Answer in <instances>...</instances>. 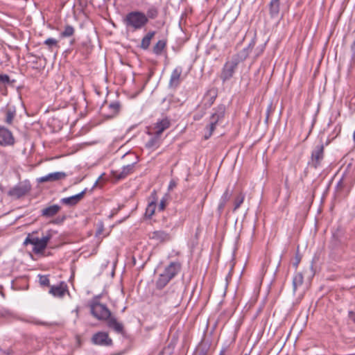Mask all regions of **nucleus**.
Returning <instances> with one entry per match:
<instances>
[{"mask_svg":"<svg viewBox=\"0 0 355 355\" xmlns=\"http://www.w3.org/2000/svg\"><path fill=\"white\" fill-rule=\"evenodd\" d=\"M245 59L246 53L243 51L239 52L232 55L230 60H227L221 70L220 76L221 80L225 83L230 80L233 77L239 64Z\"/></svg>","mask_w":355,"mask_h":355,"instance_id":"obj_1","label":"nucleus"},{"mask_svg":"<svg viewBox=\"0 0 355 355\" xmlns=\"http://www.w3.org/2000/svg\"><path fill=\"white\" fill-rule=\"evenodd\" d=\"M123 23L128 30L137 31L146 26L148 24V17L143 12L132 11L125 15Z\"/></svg>","mask_w":355,"mask_h":355,"instance_id":"obj_2","label":"nucleus"},{"mask_svg":"<svg viewBox=\"0 0 355 355\" xmlns=\"http://www.w3.org/2000/svg\"><path fill=\"white\" fill-rule=\"evenodd\" d=\"M182 268L179 261H173L167 266L164 272L159 275L156 282V287L158 289H162L167 284L173 279L180 271Z\"/></svg>","mask_w":355,"mask_h":355,"instance_id":"obj_3","label":"nucleus"},{"mask_svg":"<svg viewBox=\"0 0 355 355\" xmlns=\"http://www.w3.org/2000/svg\"><path fill=\"white\" fill-rule=\"evenodd\" d=\"M51 234L48 232L46 236H44L42 238L40 239L36 236H33V234H28L26 236V239L24 241V245H27L28 244H31L33 245V251L35 254H40L42 252L44 249L46 248L47 244L50 239H51Z\"/></svg>","mask_w":355,"mask_h":355,"instance_id":"obj_4","label":"nucleus"},{"mask_svg":"<svg viewBox=\"0 0 355 355\" xmlns=\"http://www.w3.org/2000/svg\"><path fill=\"white\" fill-rule=\"evenodd\" d=\"M91 313L99 320L107 321L111 318V311L106 305L94 302L90 305Z\"/></svg>","mask_w":355,"mask_h":355,"instance_id":"obj_5","label":"nucleus"},{"mask_svg":"<svg viewBox=\"0 0 355 355\" xmlns=\"http://www.w3.org/2000/svg\"><path fill=\"white\" fill-rule=\"evenodd\" d=\"M324 145L322 144H320L319 145L315 146L313 150H312L309 164L313 168H316L321 164V162L324 157Z\"/></svg>","mask_w":355,"mask_h":355,"instance_id":"obj_6","label":"nucleus"},{"mask_svg":"<svg viewBox=\"0 0 355 355\" xmlns=\"http://www.w3.org/2000/svg\"><path fill=\"white\" fill-rule=\"evenodd\" d=\"M31 189V184L27 182H20L8 191V195L15 198H20L26 195Z\"/></svg>","mask_w":355,"mask_h":355,"instance_id":"obj_7","label":"nucleus"},{"mask_svg":"<svg viewBox=\"0 0 355 355\" xmlns=\"http://www.w3.org/2000/svg\"><path fill=\"white\" fill-rule=\"evenodd\" d=\"M128 155L134 156L135 158V161L133 162L130 164H127L122 168L121 171H114L113 172L114 176L118 179L121 180L127 177L128 175L132 173L135 171V166L136 164L138 162V157L136 156L134 153H129L127 154Z\"/></svg>","mask_w":355,"mask_h":355,"instance_id":"obj_8","label":"nucleus"},{"mask_svg":"<svg viewBox=\"0 0 355 355\" xmlns=\"http://www.w3.org/2000/svg\"><path fill=\"white\" fill-rule=\"evenodd\" d=\"M15 139L12 132L8 129L0 126V145L10 146L14 144Z\"/></svg>","mask_w":355,"mask_h":355,"instance_id":"obj_9","label":"nucleus"},{"mask_svg":"<svg viewBox=\"0 0 355 355\" xmlns=\"http://www.w3.org/2000/svg\"><path fill=\"white\" fill-rule=\"evenodd\" d=\"M171 125V121L167 117L158 120L153 128L154 132L161 137L164 131L170 128Z\"/></svg>","mask_w":355,"mask_h":355,"instance_id":"obj_10","label":"nucleus"},{"mask_svg":"<svg viewBox=\"0 0 355 355\" xmlns=\"http://www.w3.org/2000/svg\"><path fill=\"white\" fill-rule=\"evenodd\" d=\"M92 341L96 345L109 346L112 345V339L105 332H98L92 337Z\"/></svg>","mask_w":355,"mask_h":355,"instance_id":"obj_11","label":"nucleus"},{"mask_svg":"<svg viewBox=\"0 0 355 355\" xmlns=\"http://www.w3.org/2000/svg\"><path fill=\"white\" fill-rule=\"evenodd\" d=\"M67 177V174L64 172H54L49 173L44 176L40 177L37 179V182L43 183L46 182H55L60 180H63Z\"/></svg>","mask_w":355,"mask_h":355,"instance_id":"obj_12","label":"nucleus"},{"mask_svg":"<svg viewBox=\"0 0 355 355\" xmlns=\"http://www.w3.org/2000/svg\"><path fill=\"white\" fill-rule=\"evenodd\" d=\"M86 189L80 193L67 198H63L60 200V202L63 205L73 207L76 205L84 197Z\"/></svg>","mask_w":355,"mask_h":355,"instance_id":"obj_13","label":"nucleus"},{"mask_svg":"<svg viewBox=\"0 0 355 355\" xmlns=\"http://www.w3.org/2000/svg\"><path fill=\"white\" fill-rule=\"evenodd\" d=\"M182 73V67H176L172 71L170 80H169V86L170 87H177L180 83L181 81V75Z\"/></svg>","mask_w":355,"mask_h":355,"instance_id":"obj_14","label":"nucleus"},{"mask_svg":"<svg viewBox=\"0 0 355 355\" xmlns=\"http://www.w3.org/2000/svg\"><path fill=\"white\" fill-rule=\"evenodd\" d=\"M67 291V284L62 282L60 284L51 286L49 290V293L57 297H62L65 293Z\"/></svg>","mask_w":355,"mask_h":355,"instance_id":"obj_15","label":"nucleus"},{"mask_svg":"<svg viewBox=\"0 0 355 355\" xmlns=\"http://www.w3.org/2000/svg\"><path fill=\"white\" fill-rule=\"evenodd\" d=\"M225 112V107L223 105H218L214 112L210 116L209 121L217 125V123L223 120Z\"/></svg>","mask_w":355,"mask_h":355,"instance_id":"obj_16","label":"nucleus"},{"mask_svg":"<svg viewBox=\"0 0 355 355\" xmlns=\"http://www.w3.org/2000/svg\"><path fill=\"white\" fill-rule=\"evenodd\" d=\"M150 239L159 243H165L171 241V236L164 230H157L151 233Z\"/></svg>","mask_w":355,"mask_h":355,"instance_id":"obj_17","label":"nucleus"},{"mask_svg":"<svg viewBox=\"0 0 355 355\" xmlns=\"http://www.w3.org/2000/svg\"><path fill=\"white\" fill-rule=\"evenodd\" d=\"M61 207L58 205H53L49 207H45L41 211V215L46 218H50L55 216Z\"/></svg>","mask_w":355,"mask_h":355,"instance_id":"obj_18","label":"nucleus"},{"mask_svg":"<svg viewBox=\"0 0 355 355\" xmlns=\"http://www.w3.org/2000/svg\"><path fill=\"white\" fill-rule=\"evenodd\" d=\"M149 135H151L152 137L146 142V147L149 149H155L159 146L161 141V137L157 135L155 132L151 133L148 132Z\"/></svg>","mask_w":355,"mask_h":355,"instance_id":"obj_19","label":"nucleus"},{"mask_svg":"<svg viewBox=\"0 0 355 355\" xmlns=\"http://www.w3.org/2000/svg\"><path fill=\"white\" fill-rule=\"evenodd\" d=\"M159 13V6L157 4H152L148 7L146 16L148 17V22L149 19H156Z\"/></svg>","mask_w":355,"mask_h":355,"instance_id":"obj_20","label":"nucleus"},{"mask_svg":"<svg viewBox=\"0 0 355 355\" xmlns=\"http://www.w3.org/2000/svg\"><path fill=\"white\" fill-rule=\"evenodd\" d=\"M152 201L150 202L148 205V207L146 209V215L148 217H151L155 211L156 208V201H157V193L155 191H153L151 193Z\"/></svg>","mask_w":355,"mask_h":355,"instance_id":"obj_21","label":"nucleus"},{"mask_svg":"<svg viewBox=\"0 0 355 355\" xmlns=\"http://www.w3.org/2000/svg\"><path fill=\"white\" fill-rule=\"evenodd\" d=\"M107 325L118 334L123 333V325L121 322H119L114 317L111 316V318L108 319Z\"/></svg>","mask_w":355,"mask_h":355,"instance_id":"obj_22","label":"nucleus"},{"mask_svg":"<svg viewBox=\"0 0 355 355\" xmlns=\"http://www.w3.org/2000/svg\"><path fill=\"white\" fill-rule=\"evenodd\" d=\"M155 35V31H149L141 40L140 48L146 50L149 48L151 40Z\"/></svg>","mask_w":355,"mask_h":355,"instance_id":"obj_23","label":"nucleus"},{"mask_svg":"<svg viewBox=\"0 0 355 355\" xmlns=\"http://www.w3.org/2000/svg\"><path fill=\"white\" fill-rule=\"evenodd\" d=\"M231 196L232 193L229 191L228 189H227L222 195L218 206V210L220 213H221L223 211L225 205L230 200Z\"/></svg>","mask_w":355,"mask_h":355,"instance_id":"obj_24","label":"nucleus"},{"mask_svg":"<svg viewBox=\"0 0 355 355\" xmlns=\"http://www.w3.org/2000/svg\"><path fill=\"white\" fill-rule=\"evenodd\" d=\"M304 277L301 272L295 274L293 278V291L294 293H295L299 286L302 285Z\"/></svg>","mask_w":355,"mask_h":355,"instance_id":"obj_25","label":"nucleus"},{"mask_svg":"<svg viewBox=\"0 0 355 355\" xmlns=\"http://www.w3.org/2000/svg\"><path fill=\"white\" fill-rule=\"evenodd\" d=\"M108 108L110 110L108 117H113L119 112L121 104L118 101L112 102L108 105Z\"/></svg>","mask_w":355,"mask_h":355,"instance_id":"obj_26","label":"nucleus"},{"mask_svg":"<svg viewBox=\"0 0 355 355\" xmlns=\"http://www.w3.org/2000/svg\"><path fill=\"white\" fill-rule=\"evenodd\" d=\"M269 12L271 17H277L279 12V2L270 1L269 3Z\"/></svg>","mask_w":355,"mask_h":355,"instance_id":"obj_27","label":"nucleus"},{"mask_svg":"<svg viewBox=\"0 0 355 355\" xmlns=\"http://www.w3.org/2000/svg\"><path fill=\"white\" fill-rule=\"evenodd\" d=\"M166 42L164 40H159L153 46V53L156 55H160L166 47Z\"/></svg>","mask_w":355,"mask_h":355,"instance_id":"obj_28","label":"nucleus"},{"mask_svg":"<svg viewBox=\"0 0 355 355\" xmlns=\"http://www.w3.org/2000/svg\"><path fill=\"white\" fill-rule=\"evenodd\" d=\"M44 44L46 45L50 51H53L54 48H59L58 41L53 37H49L45 40Z\"/></svg>","mask_w":355,"mask_h":355,"instance_id":"obj_29","label":"nucleus"},{"mask_svg":"<svg viewBox=\"0 0 355 355\" xmlns=\"http://www.w3.org/2000/svg\"><path fill=\"white\" fill-rule=\"evenodd\" d=\"M75 33L74 28L71 25H66L64 31L60 33V35L61 37H69L72 36Z\"/></svg>","mask_w":355,"mask_h":355,"instance_id":"obj_30","label":"nucleus"},{"mask_svg":"<svg viewBox=\"0 0 355 355\" xmlns=\"http://www.w3.org/2000/svg\"><path fill=\"white\" fill-rule=\"evenodd\" d=\"M216 124L210 122L206 126V132L204 135V138L205 140L208 139L213 134L214 131L216 129Z\"/></svg>","mask_w":355,"mask_h":355,"instance_id":"obj_31","label":"nucleus"},{"mask_svg":"<svg viewBox=\"0 0 355 355\" xmlns=\"http://www.w3.org/2000/svg\"><path fill=\"white\" fill-rule=\"evenodd\" d=\"M15 114L16 112L14 108H8L6 113V122L8 124L12 123Z\"/></svg>","mask_w":355,"mask_h":355,"instance_id":"obj_32","label":"nucleus"},{"mask_svg":"<svg viewBox=\"0 0 355 355\" xmlns=\"http://www.w3.org/2000/svg\"><path fill=\"white\" fill-rule=\"evenodd\" d=\"M255 44H256V37H254L250 42L249 43L248 46L247 48H245L243 49L242 51H241L240 52H243L245 51V53H246V58H248V56L249 55V53L252 51V49L255 46Z\"/></svg>","mask_w":355,"mask_h":355,"instance_id":"obj_33","label":"nucleus"},{"mask_svg":"<svg viewBox=\"0 0 355 355\" xmlns=\"http://www.w3.org/2000/svg\"><path fill=\"white\" fill-rule=\"evenodd\" d=\"M244 198H245V196L242 193H240L238 195V196H236V198L234 200V210H236L237 209H239L240 207L241 204L243 202Z\"/></svg>","mask_w":355,"mask_h":355,"instance_id":"obj_34","label":"nucleus"},{"mask_svg":"<svg viewBox=\"0 0 355 355\" xmlns=\"http://www.w3.org/2000/svg\"><path fill=\"white\" fill-rule=\"evenodd\" d=\"M168 199V195L167 193H166L161 199L159 204L158 205V210L159 211H163L166 208Z\"/></svg>","mask_w":355,"mask_h":355,"instance_id":"obj_35","label":"nucleus"},{"mask_svg":"<svg viewBox=\"0 0 355 355\" xmlns=\"http://www.w3.org/2000/svg\"><path fill=\"white\" fill-rule=\"evenodd\" d=\"M206 96L209 97V103H210V105H211L214 102V101L217 96L216 89H214V88L211 89H209L207 92Z\"/></svg>","mask_w":355,"mask_h":355,"instance_id":"obj_36","label":"nucleus"},{"mask_svg":"<svg viewBox=\"0 0 355 355\" xmlns=\"http://www.w3.org/2000/svg\"><path fill=\"white\" fill-rule=\"evenodd\" d=\"M168 295V296L167 297L168 301H171V297H175L176 300H175V302H173V304H176V305H178L179 304L180 296L178 293L175 292V291H172Z\"/></svg>","mask_w":355,"mask_h":355,"instance_id":"obj_37","label":"nucleus"},{"mask_svg":"<svg viewBox=\"0 0 355 355\" xmlns=\"http://www.w3.org/2000/svg\"><path fill=\"white\" fill-rule=\"evenodd\" d=\"M14 80H10V77L7 74H0V83L11 84Z\"/></svg>","mask_w":355,"mask_h":355,"instance_id":"obj_38","label":"nucleus"},{"mask_svg":"<svg viewBox=\"0 0 355 355\" xmlns=\"http://www.w3.org/2000/svg\"><path fill=\"white\" fill-rule=\"evenodd\" d=\"M40 284L43 286H49V279L46 275H39Z\"/></svg>","mask_w":355,"mask_h":355,"instance_id":"obj_39","label":"nucleus"},{"mask_svg":"<svg viewBox=\"0 0 355 355\" xmlns=\"http://www.w3.org/2000/svg\"><path fill=\"white\" fill-rule=\"evenodd\" d=\"M38 324L44 325V326H51V327H55V326H60L61 323L58 322H38Z\"/></svg>","mask_w":355,"mask_h":355,"instance_id":"obj_40","label":"nucleus"},{"mask_svg":"<svg viewBox=\"0 0 355 355\" xmlns=\"http://www.w3.org/2000/svg\"><path fill=\"white\" fill-rule=\"evenodd\" d=\"M348 317L349 318L355 323V313L352 311H349L348 312Z\"/></svg>","mask_w":355,"mask_h":355,"instance_id":"obj_41","label":"nucleus"},{"mask_svg":"<svg viewBox=\"0 0 355 355\" xmlns=\"http://www.w3.org/2000/svg\"><path fill=\"white\" fill-rule=\"evenodd\" d=\"M175 186H176L175 182L172 180L169 183L168 189H173Z\"/></svg>","mask_w":355,"mask_h":355,"instance_id":"obj_42","label":"nucleus"},{"mask_svg":"<svg viewBox=\"0 0 355 355\" xmlns=\"http://www.w3.org/2000/svg\"><path fill=\"white\" fill-rule=\"evenodd\" d=\"M351 49H352V51L353 52V55H354V57H355V40L352 43Z\"/></svg>","mask_w":355,"mask_h":355,"instance_id":"obj_43","label":"nucleus"},{"mask_svg":"<svg viewBox=\"0 0 355 355\" xmlns=\"http://www.w3.org/2000/svg\"><path fill=\"white\" fill-rule=\"evenodd\" d=\"M353 141H354V146H355V130L353 132Z\"/></svg>","mask_w":355,"mask_h":355,"instance_id":"obj_44","label":"nucleus"},{"mask_svg":"<svg viewBox=\"0 0 355 355\" xmlns=\"http://www.w3.org/2000/svg\"><path fill=\"white\" fill-rule=\"evenodd\" d=\"M263 51V49H261L257 53L256 56H259V55Z\"/></svg>","mask_w":355,"mask_h":355,"instance_id":"obj_45","label":"nucleus"},{"mask_svg":"<svg viewBox=\"0 0 355 355\" xmlns=\"http://www.w3.org/2000/svg\"><path fill=\"white\" fill-rule=\"evenodd\" d=\"M269 112H270V107L268 109V111H267V116H266V120H268V116H269Z\"/></svg>","mask_w":355,"mask_h":355,"instance_id":"obj_46","label":"nucleus"},{"mask_svg":"<svg viewBox=\"0 0 355 355\" xmlns=\"http://www.w3.org/2000/svg\"><path fill=\"white\" fill-rule=\"evenodd\" d=\"M74 42H75V40H71L70 44H73Z\"/></svg>","mask_w":355,"mask_h":355,"instance_id":"obj_47","label":"nucleus"},{"mask_svg":"<svg viewBox=\"0 0 355 355\" xmlns=\"http://www.w3.org/2000/svg\"><path fill=\"white\" fill-rule=\"evenodd\" d=\"M270 1H272V2H279V0H270Z\"/></svg>","mask_w":355,"mask_h":355,"instance_id":"obj_48","label":"nucleus"},{"mask_svg":"<svg viewBox=\"0 0 355 355\" xmlns=\"http://www.w3.org/2000/svg\"><path fill=\"white\" fill-rule=\"evenodd\" d=\"M224 354H225L224 351H221L219 355H224Z\"/></svg>","mask_w":355,"mask_h":355,"instance_id":"obj_49","label":"nucleus"},{"mask_svg":"<svg viewBox=\"0 0 355 355\" xmlns=\"http://www.w3.org/2000/svg\"><path fill=\"white\" fill-rule=\"evenodd\" d=\"M101 231H102L101 230H99L97 232V234H101Z\"/></svg>","mask_w":355,"mask_h":355,"instance_id":"obj_50","label":"nucleus"},{"mask_svg":"<svg viewBox=\"0 0 355 355\" xmlns=\"http://www.w3.org/2000/svg\"><path fill=\"white\" fill-rule=\"evenodd\" d=\"M243 355H249V354H243Z\"/></svg>","mask_w":355,"mask_h":355,"instance_id":"obj_51","label":"nucleus"}]
</instances>
